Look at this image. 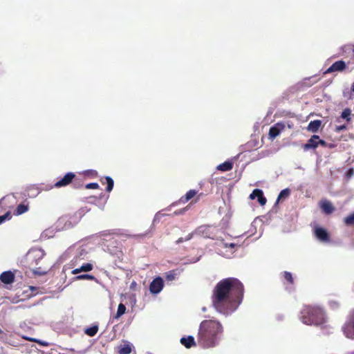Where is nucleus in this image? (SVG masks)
Returning a JSON list of instances; mask_svg holds the SVG:
<instances>
[{
  "label": "nucleus",
  "instance_id": "obj_1",
  "mask_svg": "<svg viewBox=\"0 0 354 354\" xmlns=\"http://www.w3.org/2000/svg\"><path fill=\"white\" fill-rule=\"evenodd\" d=\"M243 291V285L239 279L233 277L223 279L217 283L212 291V306L220 313L229 314L242 302Z\"/></svg>",
  "mask_w": 354,
  "mask_h": 354
},
{
  "label": "nucleus",
  "instance_id": "obj_2",
  "mask_svg": "<svg viewBox=\"0 0 354 354\" xmlns=\"http://www.w3.org/2000/svg\"><path fill=\"white\" fill-rule=\"evenodd\" d=\"M223 333L222 324L215 319H205L201 322L197 334V343L203 348L216 346Z\"/></svg>",
  "mask_w": 354,
  "mask_h": 354
},
{
  "label": "nucleus",
  "instance_id": "obj_3",
  "mask_svg": "<svg viewBox=\"0 0 354 354\" xmlns=\"http://www.w3.org/2000/svg\"><path fill=\"white\" fill-rule=\"evenodd\" d=\"M301 320L307 325H321L324 323V313L321 308L306 306L301 311Z\"/></svg>",
  "mask_w": 354,
  "mask_h": 354
},
{
  "label": "nucleus",
  "instance_id": "obj_4",
  "mask_svg": "<svg viewBox=\"0 0 354 354\" xmlns=\"http://www.w3.org/2000/svg\"><path fill=\"white\" fill-rule=\"evenodd\" d=\"M45 254L40 250H35L29 252L26 256V259L32 267V270L35 274L41 276L47 273L46 268L40 265Z\"/></svg>",
  "mask_w": 354,
  "mask_h": 354
},
{
  "label": "nucleus",
  "instance_id": "obj_5",
  "mask_svg": "<svg viewBox=\"0 0 354 354\" xmlns=\"http://www.w3.org/2000/svg\"><path fill=\"white\" fill-rule=\"evenodd\" d=\"M75 180L77 181V176L73 172H68L55 183L54 187L56 188L66 187Z\"/></svg>",
  "mask_w": 354,
  "mask_h": 354
},
{
  "label": "nucleus",
  "instance_id": "obj_6",
  "mask_svg": "<svg viewBox=\"0 0 354 354\" xmlns=\"http://www.w3.org/2000/svg\"><path fill=\"white\" fill-rule=\"evenodd\" d=\"M286 128L283 122H279L271 127L269 129V138L271 140L276 138Z\"/></svg>",
  "mask_w": 354,
  "mask_h": 354
},
{
  "label": "nucleus",
  "instance_id": "obj_7",
  "mask_svg": "<svg viewBox=\"0 0 354 354\" xmlns=\"http://www.w3.org/2000/svg\"><path fill=\"white\" fill-rule=\"evenodd\" d=\"M164 283L160 277L155 278L150 283L149 290L151 293L158 294L163 288Z\"/></svg>",
  "mask_w": 354,
  "mask_h": 354
},
{
  "label": "nucleus",
  "instance_id": "obj_8",
  "mask_svg": "<svg viewBox=\"0 0 354 354\" xmlns=\"http://www.w3.org/2000/svg\"><path fill=\"white\" fill-rule=\"evenodd\" d=\"M346 68V64L343 60H339L334 62L326 71L325 74L334 72H342Z\"/></svg>",
  "mask_w": 354,
  "mask_h": 354
},
{
  "label": "nucleus",
  "instance_id": "obj_9",
  "mask_svg": "<svg viewBox=\"0 0 354 354\" xmlns=\"http://www.w3.org/2000/svg\"><path fill=\"white\" fill-rule=\"evenodd\" d=\"M314 233L315 236L321 241L329 242L330 235L326 230L323 227H317L315 229Z\"/></svg>",
  "mask_w": 354,
  "mask_h": 354
},
{
  "label": "nucleus",
  "instance_id": "obj_10",
  "mask_svg": "<svg viewBox=\"0 0 354 354\" xmlns=\"http://www.w3.org/2000/svg\"><path fill=\"white\" fill-rule=\"evenodd\" d=\"M69 251L73 252L74 254H77V255L71 261V265L73 266L77 264L79 259H84V256L88 253L87 251L82 247L77 249L71 248Z\"/></svg>",
  "mask_w": 354,
  "mask_h": 354
},
{
  "label": "nucleus",
  "instance_id": "obj_11",
  "mask_svg": "<svg viewBox=\"0 0 354 354\" xmlns=\"http://www.w3.org/2000/svg\"><path fill=\"white\" fill-rule=\"evenodd\" d=\"M317 140H319V136L313 135L308 140V142L303 145L302 148L304 151H308L310 149H315L318 147Z\"/></svg>",
  "mask_w": 354,
  "mask_h": 354
},
{
  "label": "nucleus",
  "instance_id": "obj_12",
  "mask_svg": "<svg viewBox=\"0 0 354 354\" xmlns=\"http://www.w3.org/2000/svg\"><path fill=\"white\" fill-rule=\"evenodd\" d=\"M319 207L322 212L326 214H330L335 210V207L332 203L326 199H324L320 201Z\"/></svg>",
  "mask_w": 354,
  "mask_h": 354
},
{
  "label": "nucleus",
  "instance_id": "obj_13",
  "mask_svg": "<svg viewBox=\"0 0 354 354\" xmlns=\"http://www.w3.org/2000/svg\"><path fill=\"white\" fill-rule=\"evenodd\" d=\"M344 333L346 337L354 339V317L350 319L348 324L344 328Z\"/></svg>",
  "mask_w": 354,
  "mask_h": 354
},
{
  "label": "nucleus",
  "instance_id": "obj_14",
  "mask_svg": "<svg viewBox=\"0 0 354 354\" xmlns=\"http://www.w3.org/2000/svg\"><path fill=\"white\" fill-rule=\"evenodd\" d=\"M250 198L251 199H254L257 198L261 205H264L267 202L266 198L263 196V191L259 189H254L250 194Z\"/></svg>",
  "mask_w": 354,
  "mask_h": 354
},
{
  "label": "nucleus",
  "instance_id": "obj_15",
  "mask_svg": "<svg viewBox=\"0 0 354 354\" xmlns=\"http://www.w3.org/2000/svg\"><path fill=\"white\" fill-rule=\"evenodd\" d=\"M0 280L4 284H11L15 281V274L10 270L3 272L0 275Z\"/></svg>",
  "mask_w": 354,
  "mask_h": 354
},
{
  "label": "nucleus",
  "instance_id": "obj_16",
  "mask_svg": "<svg viewBox=\"0 0 354 354\" xmlns=\"http://www.w3.org/2000/svg\"><path fill=\"white\" fill-rule=\"evenodd\" d=\"M180 343L187 348L196 346V343L193 336L183 337L180 340Z\"/></svg>",
  "mask_w": 354,
  "mask_h": 354
},
{
  "label": "nucleus",
  "instance_id": "obj_17",
  "mask_svg": "<svg viewBox=\"0 0 354 354\" xmlns=\"http://www.w3.org/2000/svg\"><path fill=\"white\" fill-rule=\"evenodd\" d=\"M93 268V264H91L90 263H87L83 264L82 266H80L78 268H75V269L73 270L71 273L73 274H77L81 272H89V271L92 270Z\"/></svg>",
  "mask_w": 354,
  "mask_h": 354
},
{
  "label": "nucleus",
  "instance_id": "obj_18",
  "mask_svg": "<svg viewBox=\"0 0 354 354\" xmlns=\"http://www.w3.org/2000/svg\"><path fill=\"white\" fill-rule=\"evenodd\" d=\"M197 194V192L194 189H190L189 190L185 196H183L180 200L179 202L181 203H186L189 200H191L192 198H194Z\"/></svg>",
  "mask_w": 354,
  "mask_h": 354
},
{
  "label": "nucleus",
  "instance_id": "obj_19",
  "mask_svg": "<svg viewBox=\"0 0 354 354\" xmlns=\"http://www.w3.org/2000/svg\"><path fill=\"white\" fill-rule=\"evenodd\" d=\"M321 124H322V122L319 120L311 121L308 124L307 129L308 131L314 132V133L317 132L319 130Z\"/></svg>",
  "mask_w": 354,
  "mask_h": 354
},
{
  "label": "nucleus",
  "instance_id": "obj_20",
  "mask_svg": "<svg viewBox=\"0 0 354 354\" xmlns=\"http://www.w3.org/2000/svg\"><path fill=\"white\" fill-rule=\"evenodd\" d=\"M233 168V163L230 161H225L217 166V169L221 171H228Z\"/></svg>",
  "mask_w": 354,
  "mask_h": 354
},
{
  "label": "nucleus",
  "instance_id": "obj_21",
  "mask_svg": "<svg viewBox=\"0 0 354 354\" xmlns=\"http://www.w3.org/2000/svg\"><path fill=\"white\" fill-rule=\"evenodd\" d=\"M101 183L102 184H106L107 185V187L106 188V192H110L113 188V185H114V182H113V180L109 177V176H106L104 179H101Z\"/></svg>",
  "mask_w": 354,
  "mask_h": 354
},
{
  "label": "nucleus",
  "instance_id": "obj_22",
  "mask_svg": "<svg viewBox=\"0 0 354 354\" xmlns=\"http://www.w3.org/2000/svg\"><path fill=\"white\" fill-rule=\"evenodd\" d=\"M180 271L178 269L169 270L165 273V278L167 281L174 280L178 275H179Z\"/></svg>",
  "mask_w": 354,
  "mask_h": 354
},
{
  "label": "nucleus",
  "instance_id": "obj_23",
  "mask_svg": "<svg viewBox=\"0 0 354 354\" xmlns=\"http://www.w3.org/2000/svg\"><path fill=\"white\" fill-rule=\"evenodd\" d=\"M98 331V326L97 325L87 328L84 330V333L90 337L95 336Z\"/></svg>",
  "mask_w": 354,
  "mask_h": 354
},
{
  "label": "nucleus",
  "instance_id": "obj_24",
  "mask_svg": "<svg viewBox=\"0 0 354 354\" xmlns=\"http://www.w3.org/2000/svg\"><path fill=\"white\" fill-rule=\"evenodd\" d=\"M28 209V205H26L24 204H20L17 207V208L15 211V215H21V214L25 213L26 212H27Z\"/></svg>",
  "mask_w": 354,
  "mask_h": 354
},
{
  "label": "nucleus",
  "instance_id": "obj_25",
  "mask_svg": "<svg viewBox=\"0 0 354 354\" xmlns=\"http://www.w3.org/2000/svg\"><path fill=\"white\" fill-rule=\"evenodd\" d=\"M344 223L346 226H354V212L346 216Z\"/></svg>",
  "mask_w": 354,
  "mask_h": 354
},
{
  "label": "nucleus",
  "instance_id": "obj_26",
  "mask_svg": "<svg viewBox=\"0 0 354 354\" xmlns=\"http://www.w3.org/2000/svg\"><path fill=\"white\" fill-rule=\"evenodd\" d=\"M131 352V347L129 344H124L122 346L118 351L119 354H130Z\"/></svg>",
  "mask_w": 354,
  "mask_h": 354
},
{
  "label": "nucleus",
  "instance_id": "obj_27",
  "mask_svg": "<svg viewBox=\"0 0 354 354\" xmlns=\"http://www.w3.org/2000/svg\"><path fill=\"white\" fill-rule=\"evenodd\" d=\"M351 114V109L348 108L345 109L342 113L341 118L343 119H345L347 122H350L351 120V118L350 117Z\"/></svg>",
  "mask_w": 354,
  "mask_h": 354
},
{
  "label": "nucleus",
  "instance_id": "obj_28",
  "mask_svg": "<svg viewBox=\"0 0 354 354\" xmlns=\"http://www.w3.org/2000/svg\"><path fill=\"white\" fill-rule=\"evenodd\" d=\"M126 306L123 304H120L118 307L115 318H119L125 313Z\"/></svg>",
  "mask_w": 354,
  "mask_h": 354
},
{
  "label": "nucleus",
  "instance_id": "obj_29",
  "mask_svg": "<svg viewBox=\"0 0 354 354\" xmlns=\"http://www.w3.org/2000/svg\"><path fill=\"white\" fill-rule=\"evenodd\" d=\"M75 279L76 280H84V279L94 280L95 278L92 274H80V275L76 276Z\"/></svg>",
  "mask_w": 354,
  "mask_h": 354
},
{
  "label": "nucleus",
  "instance_id": "obj_30",
  "mask_svg": "<svg viewBox=\"0 0 354 354\" xmlns=\"http://www.w3.org/2000/svg\"><path fill=\"white\" fill-rule=\"evenodd\" d=\"M283 275L284 279L288 281L289 284L292 285L294 283V279L290 272L285 271L283 272Z\"/></svg>",
  "mask_w": 354,
  "mask_h": 354
},
{
  "label": "nucleus",
  "instance_id": "obj_31",
  "mask_svg": "<svg viewBox=\"0 0 354 354\" xmlns=\"http://www.w3.org/2000/svg\"><path fill=\"white\" fill-rule=\"evenodd\" d=\"M289 194H290V190L288 189H283L279 193L278 198H277V201H279L281 199L288 197L289 196Z\"/></svg>",
  "mask_w": 354,
  "mask_h": 354
},
{
  "label": "nucleus",
  "instance_id": "obj_32",
  "mask_svg": "<svg viewBox=\"0 0 354 354\" xmlns=\"http://www.w3.org/2000/svg\"><path fill=\"white\" fill-rule=\"evenodd\" d=\"M193 237V233H189V234H187L185 238H183V237H180L178 239L176 240V244H180L184 241H189L190 239H192Z\"/></svg>",
  "mask_w": 354,
  "mask_h": 354
},
{
  "label": "nucleus",
  "instance_id": "obj_33",
  "mask_svg": "<svg viewBox=\"0 0 354 354\" xmlns=\"http://www.w3.org/2000/svg\"><path fill=\"white\" fill-rule=\"evenodd\" d=\"M328 304H329L330 307L333 310L338 308L340 306V304L338 301H333V300L330 301Z\"/></svg>",
  "mask_w": 354,
  "mask_h": 354
},
{
  "label": "nucleus",
  "instance_id": "obj_34",
  "mask_svg": "<svg viewBox=\"0 0 354 354\" xmlns=\"http://www.w3.org/2000/svg\"><path fill=\"white\" fill-rule=\"evenodd\" d=\"M71 184H72V185H73V187H74L75 188H76V189H77V188H80V187H82V185H83V184L82 183V182H81L80 179L78 177H77V181H76V180H75V181H74V182H73Z\"/></svg>",
  "mask_w": 354,
  "mask_h": 354
},
{
  "label": "nucleus",
  "instance_id": "obj_35",
  "mask_svg": "<svg viewBox=\"0 0 354 354\" xmlns=\"http://www.w3.org/2000/svg\"><path fill=\"white\" fill-rule=\"evenodd\" d=\"M11 218L10 214L9 212L6 213L4 215L0 216V224L4 222L7 219H10Z\"/></svg>",
  "mask_w": 354,
  "mask_h": 354
},
{
  "label": "nucleus",
  "instance_id": "obj_36",
  "mask_svg": "<svg viewBox=\"0 0 354 354\" xmlns=\"http://www.w3.org/2000/svg\"><path fill=\"white\" fill-rule=\"evenodd\" d=\"M85 187L86 189H97L99 187V185L97 183H91L87 184Z\"/></svg>",
  "mask_w": 354,
  "mask_h": 354
},
{
  "label": "nucleus",
  "instance_id": "obj_37",
  "mask_svg": "<svg viewBox=\"0 0 354 354\" xmlns=\"http://www.w3.org/2000/svg\"><path fill=\"white\" fill-rule=\"evenodd\" d=\"M347 127L346 125L345 124H343V125H339V126H336L335 127V131L339 133V132H341L343 130H345L346 129Z\"/></svg>",
  "mask_w": 354,
  "mask_h": 354
},
{
  "label": "nucleus",
  "instance_id": "obj_38",
  "mask_svg": "<svg viewBox=\"0 0 354 354\" xmlns=\"http://www.w3.org/2000/svg\"><path fill=\"white\" fill-rule=\"evenodd\" d=\"M318 145H320L322 147H326L327 144L326 142L324 140H322L319 138V140H317Z\"/></svg>",
  "mask_w": 354,
  "mask_h": 354
},
{
  "label": "nucleus",
  "instance_id": "obj_39",
  "mask_svg": "<svg viewBox=\"0 0 354 354\" xmlns=\"http://www.w3.org/2000/svg\"><path fill=\"white\" fill-rule=\"evenodd\" d=\"M236 244L235 243H225V247L227 248H234L235 247Z\"/></svg>",
  "mask_w": 354,
  "mask_h": 354
},
{
  "label": "nucleus",
  "instance_id": "obj_40",
  "mask_svg": "<svg viewBox=\"0 0 354 354\" xmlns=\"http://www.w3.org/2000/svg\"><path fill=\"white\" fill-rule=\"evenodd\" d=\"M287 125H288V127L289 129H291V128L292 127V126H293V124H290V123H288V124H287Z\"/></svg>",
  "mask_w": 354,
  "mask_h": 354
},
{
  "label": "nucleus",
  "instance_id": "obj_41",
  "mask_svg": "<svg viewBox=\"0 0 354 354\" xmlns=\"http://www.w3.org/2000/svg\"><path fill=\"white\" fill-rule=\"evenodd\" d=\"M351 91L354 93V82L351 85Z\"/></svg>",
  "mask_w": 354,
  "mask_h": 354
},
{
  "label": "nucleus",
  "instance_id": "obj_42",
  "mask_svg": "<svg viewBox=\"0 0 354 354\" xmlns=\"http://www.w3.org/2000/svg\"><path fill=\"white\" fill-rule=\"evenodd\" d=\"M315 83H316V81H315V82H313L310 83V85H313V84H314Z\"/></svg>",
  "mask_w": 354,
  "mask_h": 354
},
{
  "label": "nucleus",
  "instance_id": "obj_43",
  "mask_svg": "<svg viewBox=\"0 0 354 354\" xmlns=\"http://www.w3.org/2000/svg\"><path fill=\"white\" fill-rule=\"evenodd\" d=\"M352 51H353V55H354V46H353Z\"/></svg>",
  "mask_w": 354,
  "mask_h": 354
}]
</instances>
